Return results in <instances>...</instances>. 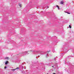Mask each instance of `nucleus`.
Masks as SVG:
<instances>
[{
	"instance_id": "obj_1",
	"label": "nucleus",
	"mask_w": 74,
	"mask_h": 74,
	"mask_svg": "<svg viewBox=\"0 0 74 74\" xmlns=\"http://www.w3.org/2000/svg\"><path fill=\"white\" fill-rule=\"evenodd\" d=\"M64 3V1H61L60 3V4H63Z\"/></svg>"
},
{
	"instance_id": "obj_2",
	"label": "nucleus",
	"mask_w": 74,
	"mask_h": 74,
	"mask_svg": "<svg viewBox=\"0 0 74 74\" xmlns=\"http://www.w3.org/2000/svg\"><path fill=\"white\" fill-rule=\"evenodd\" d=\"M56 7L58 8V10H60V8H59V7L58 5H56Z\"/></svg>"
},
{
	"instance_id": "obj_3",
	"label": "nucleus",
	"mask_w": 74,
	"mask_h": 74,
	"mask_svg": "<svg viewBox=\"0 0 74 74\" xmlns=\"http://www.w3.org/2000/svg\"><path fill=\"white\" fill-rule=\"evenodd\" d=\"M5 59H9V57H6L5 58Z\"/></svg>"
},
{
	"instance_id": "obj_4",
	"label": "nucleus",
	"mask_w": 74,
	"mask_h": 74,
	"mask_svg": "<svg viewBox=\"0 0 74 74\" xmlns=\"http://www.w3.org/2000/svg\"><path fill=\"white\" fill-rule=\"evenodd\" d=\"M65 12V13H67L68 14H70V13H69L68 12Z\"/></svg>"
},
{
	"instance_id": "obj_5",
	"label": "nucleus",
	"mask_w": 74,
	"mask_h": 74,
	"mask_svg": "<svg viewBox=\"0 0 74 74\" xmlns=\"http://www.w3.org/2000/svg\"><path fill=\"white\" fill-rule=\"evenodd\" d=\"M19 6H20V8H21V7H22V4H19Z\"/></svg>"
},
{
	"instance_id": "obj_6",
	"label": "nucleus",
	"mask_w": 74,
	"mask_h": 74,
	"mask_svg": "<svg viewBox=\"0 0 74 74\" xmlns=\"http://www.w3.org/2000/svg\"><path fill=\"white\" fill-rule=\"evenodd\" d=\"M8 61H6V62H5V64H8Z\"/></svg>"
},
{
	"instance_id": "obj_7",
	"label": "nucleus",
	"mask_w": 74,
	"mask_h": 74,
	"mask_svg": "<svg viewBox=\"0 0 74 74\" xmlns=\"http://www.w3.org/2000/svg\"><path fill=\"white\" fill-rule=\"evenodd\" d=\"M15 70H16V69H12V71H15Z\"/></svg>"
},
{
	"instance_id": "obj_8",
	"label": "nucleus",
	"mask_w": 74,
	"mask_h": 74,
	"mask_svg": "<svg viewBox=\"0 0 74 74\" xmlns=\"http://www.w3.org/2000/svg\"><path fill=\"white\" fill-rule=\"evenodd\" d=\"M69 27H70V28L71 29V25H69Z\"/></svg>"
},
{
	"instance_id": "obj_9",
	"label": "nucleus",
	"mask_w": 74,
	"mask_h": 74,
	"mask_svg": "<svg viewBox=\"0 0 74 74\" xmlns=\"http://www.w3.org/2000/svg\"><path fill=\"white\" fill-rule=\"evenodd\" d=\"M49 6H47V8H49Z\"/></svg>"
},
{
	"instance_id": "obj_10",
	"label": "nucleus",
	"mask_w": 74,
	"mask_h": 74,
	"mask_svg": "<svg viewBox=\"0 0 74 74\" xmlns=\"http://www.w3.org/2000/svg\"><path fill=\"white\" fill-rule=\"evenodd\" d=\"M27 53V52L25 51V52L24 53Z\"/></svg>"
},
{
	"instance_id": "obj_11",
	"label": "nucleus",
	"mask_w": 74,
	"mask_h": 74,
	"mask_svg": "<svg viewBox=\"0 0 74 74\" xmlns=\"http://www.w3.org/2000/svg\"><path fill=\"white\" fill-rule=\"evenodd\" d=\"M6 68H7V67H6L5 66V69H6Z\"/></svg>"
},
{
	"instance_id": "obj_12",
	"label": "nucleus",
	"mask_w": 74,
	"mask_h": 74,
	"mask_svg": "<svg viewBox=\"0 0 74 74\" xmlns=\"http://www.w3.org/2000/svg\"><path fill=\"white\" fill-rule=\"evenodd\" d=\"M16 69H16H18V68H17Z\"/></svg>"
},
{
	"instance_id": "obj_13",
	"label": "nucleus",
	"mask_w": 74,
	"mask_h": 74,
	"mask_svg": "<svg viewBox=\"0 0 74 74\" xmlns=\"http://www.w3.org/2000/svg\"><path fill=\"white\" fill-rule=\"evenodd\" d=\"M53 74H56V73H53Z\"/></svg>"
},
{
	"instance_id": "obj_14",
	"label": "nucleus",
	"mask_w": 74,
	"mask_h": 74,
	"mask_svg": "<svg viewBox=\"0 0 74 74\" xmlns=\"http://www.w3.org/2000/svg\"><path fill=\"white\" fill-rule=\"evenodd\" d=\"M52 67H53V66H52Z\"/></svg>"
},
{
	"instance_id": "obj_15",
	"label": "nucleus",
	"mask_w": 74,
	"mask_h": 74,
	"mask_svg": "<svg viewBox=\"0 0 74 74\" xmlns=\"http://www.w3.org/2000/svg\"><path fill=\"white\" fill-rule=\"evenodd\" d=\"M23 68H24L23 66Z\"/></svg>"
}]
</instances>
